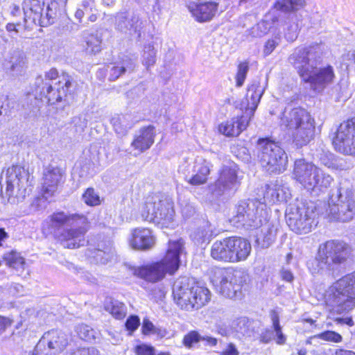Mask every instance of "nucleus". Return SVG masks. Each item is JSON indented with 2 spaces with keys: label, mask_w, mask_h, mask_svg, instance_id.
Instances as JSON below:
<instances>
[{
  "label": "nucleus",
  "mask_w": 355,
  "mask_h": 355,
  "mask_svg": "<svg viewBox=\"0 0 355 355\" xmlns=\"http://www.w3.org/2000/svg\"><path fill=\"white\" fill-rule=\"evenodd\" d=\"M5 70L12 76L21 75L26 67V58L21 52H14L3 63Z\"/></svg>",
  "instance_id": "obj_30"
},
{
  "label": "nucleus",
  "mask_w": 355,
  "mask_h": 355,
  "mask_svg": "<svg viewBox=\"0 0 355 355\" xmlns=\"http://www.w3.org/2000/svg\"><path fill=\"white\" fill-rule=\"evenodd\" d=\"M183 245L182 239L170 241L166 254L160 261L135 268V275L150 282L162 280L166 274L173 275L179 268Z\"/></svg>",
  "instance_id": "obj_5"
},
{
  "label": "nucleus",
  "mask_w": 355,
  "mask_h": 355,
  "mask_svg": "<svg viewBox=\"0 0 355 355\" xmlns=\"http://www.w3.org/2000/svg\"><path fill=\"white\" fill-rule=\"evenodd\" d=\"M232 263L245 260L250 254V243L241 237H231Z\"/></svg>",
  "instance_id": "obj_27"
},
{
  "label": "nucleus",
  "mask_w": 355,
  "mask_h": 355,
  "mask_svg": "<svg viewBox=\"0 0 355 355\" xmlns=\"http://www.w3.org/2000/svg\"><path fill=\"white\" fill-rule=\"evenodd\" d=\"M259 161L263 168L270 173H282L286 168L288 157L285 151L275 142L259 141Z\"/></svg>",
  "instance_id": "obj_15"
},
{
  "label": "nucleus",
  "mask_w": 355,
  "mask_h": 355,
  "mask_svg": "<svg viewBox=\"0 0 355 355\" xmlns=\"http://www.w3.org/2000/svg\"><path fill=\"white\" fill-rule=\"evenodd\" d=\"M16 24H8L6 26V30L7 31L10 32L11 33V37H14L17 33L19 32L18 28H17Z\"/></svg>",
  "instance_id": "obj_64"
},
{
  "label": "nucleus",
  "mask_w": 355,
  "mask_h": 355,
  "mask_svg": "<svg viewBox=\"0 0 355 355\" xmlns=\"http://www.w3.org/2000/svg\"><path fill=\"white\" fill-rule=\"evenodd\" d=\"M315 338L333 343H340L343 338L340 334L333 331H326L315 336Z\"/></svg>",
  "instance_id": "obj_49"
},
{
  "label": "nucleus",
  "mask_w": 355,
  "mask_h": 355,
  "mask_svg": "<svg viewBox=\"0 0 355 355\" xmlns=\"http://www.w3.org/2000/svg\"><path fill=\"white\" fill-rule=\"evenodd\" d=\"M231 237L215 241L211 248V256L214 259L232 263Z\"/></svg>",
  "instance_id": "obj_29"
},
{
  "label": "nucleus",
  "mask_w": 355,
  "mask_h": 355,
  "mask_svg": "<svg viewBox=\"0 0 355 355\" xmlns=\"http://www.w3.org/2000/svg\"><path fill=\"white\" fill-rule=\"evenodd\" d=\"M129 243L134 249L146 250L154 246L155 238L150 229L138 227L132 231Z\"/></svg>",
  "instance_id": "obj_26"
},
{
  "label": "nucleus",
  "mask_w": 355,
  "mask_h": 355,
  "mask_svg": "<svg viewBox=\"0 0 355 355\" xmlns=\"http://www.w3.org/2000/svg\"><path fill=\"white\" fill-rule=\"evenodd\" d=\"M239 168L235 164L222 167L216 182L209 185V190L215 197L234 193L240 185Z\"/></svg>",
  "instance_id": "obj_16"
},
{
  "label": "nucleus",
  "mask_w": 355,
  "mask_h": 355,
  "mask_svg": "<svg viewBox=\"0 0 355 355\" xmlns=\"http://www.w3.org/2000/svg\"><path fill=\"white\" fill-rule=\"evenodd\" d=\"M318 250L331 266L343 263L349 254V246L345 243L334 240L320 244Z\"/></svg>",
  "instance_id": "obj_20"
},
{
  "label": "nucleus",
  "mask_w": 355,
  "mask_h": 355,
  "mask_svg": "<svg viewBox=\"0 0 355 355\" xmlns=\"http://www.w3.org/2000/svg\"><path fill=\"white\" fill-rule=\"evenodd\" d=\"M33 177L21 166H12L7 171L6 194L8 202L15 204L28 193Z\"/></svg>",
  "instance_id": "obj_14"
},
{
  "label": "nucleus",
  "mask_w": 355,
  "mask_h": 355,
  "mask_svg": "<svg viewBox=\"0 0 355 355\" xmlns=\"http://www.w3.org/2000/svg\"><path fill=\"white\" fill-rule=\"evenodd\" d=\"M239 352L233 343H230L220 355H239Z\"/></svg>",
  "instance_id": "obj_59"
},
{
  "label": "nucleus",
  "mask_w": 355,
  "mask_h": 355,
  "mask_svg": "<svg viewBox=\"0 0 355 355\" xmlns=\"http://www.w3.org/2000/svg\"><path fill=\"white\" fill-rule=\"evenodd\" d=\"M83 200L89 206H96L101 203L100 197L93 188H88L85 191L83 194Z\"/></svg>",
  "instance_id": "obj_44"
},
{
  "label": "nucleus",
  "mask_w": 355,
  "mask_h": 355,
  "mask_svg": "<svg viewBox=\"0 0 355 355\" xmlns=\"http://www.w3.org/2000/svg\"><path fill=\"white\" fill-rule=\"evenodd\" d=\"M51 196H47L41 189L40 193L32 198L28 206L23 211L24 215H29L46 208L49 199Z\"/></svg>",
  "instance_id": "obj_32"
},
{
  "label": "nucleus",
  "mask_w": 355,
  "mask_h": 355,
  "mask_svg": "<svg viewBox=\"0 0 355 355\" xmlns=\"http://www.w3.org/2000/svg\"><path fill=\"white\" fill-rule=\"evenodd\" d=\"M63 76H66L65 74H63L61 76H58V72L55 69H51L48 72L45 74V78L49 80H54L58 78V80H60V78L62 77Z\"/></svg>",
  "instance_id": "obj_60"
},
{
  "label": "nucleus",
  "mask_w": 355,
  "mask_h": 355,
  "mask_svg": "<svg viewBox=\"0 0 355 355\" xmlns=\"http://www.w3.org/2000/svg\"><path fill=\"white\" fill-rule=\"evenodd\" d=\"M263 90L259 83L252 84L248 89L245 100L247 105L245 115L233 118L230 121L222 123L218 126V131L227 137H237L244 130L249 123L250 119L254 115Z\"/></svg>",
  "instance_id": "obj_9"
},
{
  "label": "nucleus",
  "mask_w": 355,
  "mask_h": 355,
  "mask_svg": "<svg viewBox=\"0 0 355 355\" xmlns=\"http://www.w3.org/2000/svg\"><path fill=\"white\" fill-rule=\"evenodd\" d=\"M244 280L243 272L233 268H218L213 270L211 282L222 295L230 299L241 296Z\"/></svg>",
  "instance_id": "obj_13"
},
{
  "label": "nucleus",
  "mask_w": 355,
  "mask_h": 355,
  "mask_svg": "<svg viewBox=\"0 0 355 355\" xmlns=\"http://www.w3.org/2000/svg\"><path fill=\"white\" fill-rule=\"evenodd\" d=\"M135 67V62L132 59L126 58L123 60L120 65L112 67L110 73V79L111 80H115L125 71H132Z\"/></svg>",
  "instance_id": "obj_35"
},
{
  "label": "nucleus",
  "mask_w": 355,
  "mask_h": 355,
  "mask_svg": "<svg viewBox=\"0 0 355 355\" xmlns=\"http://www.w3.org/2000/svg\"><path fill=\"white\" fill-rule=\"evenodd\" d=\"M323 300L330 313L342 314L355 309V271L332 283L324 291Z\"/></svg>",
  "instance_id": "obj_3"
},
{
  "label": "nucleus",
  "mask_w": 355,
  "mask_h": 355,
  "mask_svg": "<svg viewBox=\"0 0 355 355\" xmlns=\"http://www.w3.org/2000/svg\"><path fill=\"white\" fill-rule=\"evenodd\" d=\"M155 132L153 125L141 128L131 143L130 153L137 156L149 149L155 141Z\"/></svg>",
  "instance_id": "obj_23"
},
{
  "label": "nucleus",
  "mask_w": 355,
  "mask_h": 355,
  "mask_svg": "<svg viewBox=\"0 0 355 355\" xmlns=\"http://www.w3.org/2000/svg\"><path fill=\"white\" fill-rule=\"evenodd\" d=\"M200 336L197 331H193L187 334L183 339L184 346L188 348L191 347L194 344L199 342Z\"/></svg>",
  "instance_id": "obj_52"
},
{
  "label": "nucleus",
  "mask_w": 355,
  "mask_h": 355,
  "mask_svg": "<svg viewBox=\"0 0 355 355\" xmlns=\"http://www.w3.org/2000/svg\"><path fill=\"white\" fill-rule=\"evenodd\" d=\"M282 278L288 282H291L293 280V275L290 270L283 268L281 271Z\"/></svg>",
  "instance_id": "obj_61"
},
{
  "label": "nucleus",
  "mask_w": 355,
  "mask_h": 355,
  "mask_svg": "<svg viewBox=\"0 0 355 355\" xmlns=\"http://www.w3.org/2000/svg\"><path fill=\"white\" fill-rule=\"evenodd\" d=\"M9 110V100L7 97H0V116L7 114Z\"/></svg>",
  "instance_id": "obj_57"
},
{
  "label": "nucleus",
  "mask_w": 355,
  "mask_h": 355,
  "mask_svg": "<svg viewBox=\"0 0 355 355\" xmlns=\"http://www.w3.org/2000/svg\"><path fill=\"white\" fill-rule=\"evenodd\" d=\"M105 309L116 319H122L126 315L125 306L117 300H108L105 303Z\"/></svg>",
  "instance_id": "obj_36"
},
{
  "label": "nucleus",
  "mask_w": 355,
  "mask_h": 355,
  "mask_svg": "<svg viewBox=\"0 0 355 355\" xmlns=\"http://www.w3.org/2000/svg\"><path fill=\"white\" fill-rule=\"evenodd\" d=\"M337 324H345L349 327L354 325L353 319L351 317L347 318H337L334 320Z\"/></svg>",
  "instance_id": "obj_62"
},
{
  "label": "nucleus",
  "mask_w": 355,
  "mask_h": 355,
  "mask_svg": "<svg viewBox=\"0 0 355 355\" xmlns=\"http://www.w3.org/2000/svg\"><path fill=\"white\" fill-rule=\"evenodd\" d=\"M101 39L96 35L91 34L86 37V51L91 53H97L101 50Z\"/></svg>",
  "instance_id": "obj_41"
},
{
  "label": "nucleus",
  "mask_w": 355,
  "mask_h": 355,
  "mask_svg": "<svg viewBox=\"0 0 355 355\" xmlns=\"http://www.w3.org/2000/svg\"><path fill=\"white\" fill-rule=\"evenodd\" d=\"M180 211L182 216L187 219L194 216L196 214V209L191 203L182 201L180 202Z\"/></svg>",
  "instance_id": "obj_51"
},
{
  "label": "nucleus",
  "mask_w": 355,
  "mask_h": 355,
  "mask_svg": "<svg viewBox=\"0 0 355 355\" xmlns=\"http://www.w3.org/2000/svg\"><path fill=\"white\" fill-rule=\"evenodd\" d=\"M74 355H99L98 351L94 347L78 349Z\"/></svg>",
  "instance_id": "obj_56"
},
{
  "label": "nucleus",
  "mask_w": 355,
  "mask_h": 355,
  "mask_svg": "<svg viewBox=\"0 0 355 355\" xmlns=\"http://www.w3.org/2000/svg\"><path fill=\"white\" fill-rule=\"evenodd\" d=\"M293 175L304 189L316 192L327 189L333 182L331 175L304 159H297L295 162Z\"/></svg>",
  "instance_id": "obj_8"
},
{
  "label": "nucleus",
  "mask_w": 355,
  "mask_h": 355,
  "mask_svg": "<svg viewBox=\"0 0 355 355\" xmlns=\"http://www.w3.org/2000/svg\"><path fill=\"white\" fill-rule=\"evenodd\" d=\"M63 178L64 172L60 168L51 166L47 167L44 171L41 190L47 196H53L63 182Z\"/></svg>",
  "instance_id": "obj_24"
},
{
  "label": "nucleus",
  "mask_w": 355,
  "mask_h": 355,
  "mask_svg": "<svg viewBox=\"0 0 355 355\" xmlns=\"http://www.w3.org/2000/svg\"><path fill=\"white\" fill-rule=\"evenodd\" d=\"M290 197L289 189L279 182L268 185L264 196V198L271 203L286 202Z\"/></svg>",
  "instance_id": "obj_28"
},
{
  "label": "nucleus",
  "mask_w": 355,
  "mask_h": 355,
  "mask_svg": "<svg viewBox=\"0 0 355 355\" xmlns=\"http://www.w3.org/2000/svg\"><path fill=\"white\" fill-rule=\"evenodd\" d=\"M273 338H275L274 331L270 330H266L264 332L261 334L260 340L263 343H268Z\"/></svg>",
  "instance_id": "obj_58"
},
{
  "label": "nucleus",
  "mask_w": 355,
  "mask_h": 355,
  "mask_svg": "<svg viewBox=\"0 0 355 355\" xmlns=\"http://www.w3.org/2000/svg\"><path fill=\"white\" fill-rule=\"evenodd\" d=\"M333 144L338 152L355 155V119L344 121L340 125Z\"/></svg>",
  "instance_id": "obj_19"
},
{
  "label": "nucleus",
  "mask_w": 355,
  "mask_h": 355,
  "mask_svg": "<svg viewBox=\"0 0 355 355\" xmlns=\"http://www.w3.org/2000/svg\"><path fill=\"white\" fill-rule=\"evenodd\" d=\"M138 212L143 220L153 223L162 229H173L177 225L172 199L160 194L144 197L138 206Z\"/></svg>",
  "instance_id": "obj_4"
},
{
  "label": "nucleus",
  "mask_w": 355,
  "mask_h": 355,
  "mask_svg": "<svg viewBox=\"0 0 355 355\" xmlns=\"http://www.w3.org/2000/svg\"><path fill=\"white\" fill-rule=\"evenodd\" d=\"M327 214L332 220L342 222L352 219L355 214V200L349 192L339 193L329 202Z\"/></svg>",
  "instance_id": "obj_17"
},
{
  "label": "nucleus",
  "mask_w": 355,
  "mask_h": 355,
  "mask_svg": "<svg viewBox=\"0 0 355 355\" xmlns=\"http://www.w3.org/2000/svg\"><path fill=\"white\" fill-rule=\"evenodd\" d=\"M11 324V321L5 317L0 316V334Z\"/></svg>",
  "instance_id": "obj_63"
},
{
  "label": "nucleus",
  "mask_w": 355,
  "mask_h": 355,
  "mask_svg": "<svg viewBox=\"0 0 355 355\" xmlns=\"http://www.w3.org/2000/svg\"><path fill=\"white\" fill-rule=\"evenodd\" d=\"M268 213L266 205L260 202H240L235 207L230 221L235 226H246L258 228L266 223Z\"/></svg>",
  "instance_id": "obj_12"
},
{
  "label": "nucleus",
  "mask_w": 355,
  "mask_h": 355,
  "mask_svg": "<svg viewBox=\"0 0 355 355\" xmlns=\"http://www.w3.org/2000/svg\"><path fill=\"white\" fill-rule=\"evenodd\" d=\"M272 321L274 332L275 333L276 343L278 345H284L286 341V337L282 331L279 317L277 314L272 315Z\"/></svg>",
  "instance_id": "obj_46"
},
{
  "label": "nucleus",
  "mask_w": 355,
  "mask_h": 355,
  "mask_svg": "<svg viewBox=\"0 0 355 355\" xmlns=\"http://www.w3.org/2000/svg\"><path fill=\"white\" fill-rule=\"evenodd\" d=\"M213 236V231L211 224L205 221L191 234L192 240L197 244H202L209 242Z\"/></svg>",
  "instance_id": "obj_33"
},
{
  "label": "nucleus",
  "mask_w": 355,
  "mask_h": 355,
  "mask_svg": "<svg viewBox=\"0 0 355 355\" xmlns=\"http://www.w3.org/2000/svg\"><path fill=\"white\" fill-rule=\"evenodd\" d=\"M305 5V0H278L275 8L283 12L298 10Z\"/></svg>",
  "instance_id": "obj_39"
},
{
  "label": "nucleus",
  "mask_w": 355,
  "mask_h": 355,
  "mask_svg": "<svg viewBox=\"0 0 355 355\" xmlns=\"http://www.w3.org/2000/svg\"><path fill=\"white\" fill-rule=\"evenodd\" d=\"M317 53L315 47L297 49L290 56L289 60L302 80L309 83L313 91L321 92L334 82L335 73L330 65L320 68L315 66Z\"/></svg>",
  "instance_id": "obj_1"
},
{
  "label": "nucleus",
  "mask_w": 355,
  "mask_h": 355,
  "mask_svg": "<svg viewBox=\"0 0 355 355\" xmlns=\"http://www.w3.org/2000/svg\"><path fill=\"white\" fill-rule=\"evenodd\" d=\"M281 41L280 32L278 31L275 34L274 37L266 41L264 44L263 53L265 56H268L272 53L275 48L279 44Z\"/></svg>",
  "instance_id": "obj_47"
},
{
  "label": "nucleus",
  "mask_w": 355,
  "mask_h": 355,
  "mask_svg": "<svg viewBox=\"0 0 355 355\" xmlns=\"http://www.w3.org/2000/svg\"><path fill=\"white\" fill-rule=\"evenodd\" d=\"M156 62V51L153 44H148L144 46L142 55V63L146 68L153 66Z\"/></svg>",
  "instance_id": "obj_40"
},
{
  "label": "nucleus",
  "mask_w": 355,
  "mask_h": 355,
  "mask_svg": "<svg viewBox=\"0 0 355 355\" xmlns=\"http://www.w3.org/2000/svg\"><path fill=\"white\" fill-rule=\"evenodd\" d=\"M281 126L292 130L293 141L297 146L308 144L314 137V119L301 107H286L279 118Z\"/></svg>",
  "instance_id": "obj_6"
},
{
  "label": "nucleus",
  "mask_w": 355,
  "mask_h": 355,
  "mask_svg": "<svg viewBox=\"0 0 355 355\" xmlns=\"http://www.w3.org/2000/svg\"><path fill=\"white\" fill-rule=\"evenodd\" d=\"M140 324L139 318L137 316H131L130 317L126 322H125V327L128 330L130 331H134L135 329H137Z\"/></svg>",
  "instance_id": "obj_54"
},
{
  "label": "nucleus",
  "mask_w": 355,
  "mask_h": 355,
  "mask_svg": "<svg viewBox=\"0 0 355 355\" xmlns=\"http://www.w3.org/2000/svg\"><path fill=\"white\" fill-rule=\"evenodd\" d=\"M156 327L148 319H144L142 324V332L144 334H153Z\"/></svg>",
  "instance_id": "obj_55"
},
{
  "label": "nucleus",
  "mask_w": 355,
  "mask_h": 355,
  "mask_svg": "<svg viewBox=\"0 0 355 355\" xmlns=\"http://www.w3.org/2000/svg\"><path fill=\"white\" fill-rule=\"evenodd\" d=\"M42 93L49 104H55L66 96L69 88L71 86V78L69 76H63L55 83L56 87L46 83Z\"/></svg>",
  "instance_id": "obj_25"
},
{
  "label": "nucleus",
  "mask_w": 355,
  "mask_h": 355,
  "mask_svg": "<svg viewBox=\"0 0 355 355\" xmlns=\"http://www.w3.org/2000/svg\"><path fill=\"white\" fill-rule=\"evenodd\" d=\"M112 124L115 132L120 135H125L132 127V123L125 115H116L112 119Z\"/></svg>",
  "instance_id": "obj_37"
},
{
  "label": "nucleus",
  "mask_w": 355,
  "mask_h": 355,
  "mask_svg": "<svg viewBox=\"0 0 355 355\" xmlns=\"http://www.w3.org/2000/svg\"><path fill=\"white\" fill-rule=\"evenodd\" d=\"M136 355H155V349L150 345L140 343L134 347Z\"/></svg>",
  "instance_id": "obj_50"
},
{
  "label": "nucleus",
  "mask_w": 355,
  "mask_h": 355,
  "mask_svg": "<svg viewBox=\"0 0 355 355\" xmlns=\"http://www.w3.org/2000/svg\"><path fill=\"white\" fill-rule=\"evenodd\" d=\"M77 332L80 338L88 342L94 340L96 338V332L91 327L87 324H81L78 327Z\"/></svg>",
  "instance_id": "obj_42"
},
{
  "label": "nucleus",
  "mask_w": 355,
  "mask_h": 355,
  "mask_svg": "<svg viewBox=\"0 0 355 355\" xmlns=\"http://www.w3.org/2000/svg\"><path fill=\"white\" fill-rule=\"evenodd\" d=\"M270 23L268 19L259 21L252 28V34L254 37H262L270 30Z\"/></svg>",
  "instance_id": "obj_48"
},
{
  "label": "nucleus",
  "mask_w": 355,
  "mask_h": 355,
  "mask_svg": "<svg viewBox=\"0 0 355 355\" xmlns=\"http://www.w3.org/2000/svg\"><path fill=\"white\" fill-rule=\"evenodd\" d=\"M187 8L196 21L202 23L211 21L216 15L218 3L213 1H192Z\"/></svg>",
  "instance_id": "obj_21"
},
{
  "label": "nucleus",
  "mask_w": 355,
  "mask_h": 355,
  "mask_svg": "<svg viewBox=\"0 0 355 355\" xmlns=\"http://www.w3.org/2000/svg\"><path fill=\"white\" fill-rule=\"evenodd\" d=\"M112 255L113 252L111 247L107 248L106 251L98 249L96 252V257L100 258V261L102 263H106L111 259Z\"/></svg>",
  "instance_id": "obj_53"
},
{
  "label": "nucleus",
  "mask_w": 355,
  "mask_h": 355,
  "mask_svg": "<svg viewBox=\"0 0 355 355\" xmlns=\"http://www.w3.org/2000/svg\"><path fill=\"white\" fill-rule=\"evenodd\" d=\"M52 225L64 226L57 233V239L67 248H78L85 243V234L89 229L87 217L82 214H67L63 211L51 216Z\"/></svg>",
  "instance_id": "obj_2"
},
{
  "label": "nucleus",
  "mask_w": 355,
  "mask_h": 355,
  "mask_svg": "<svg viewBox=\"0 0 355 355\" xmlns=\"http://www.w3.org/2000/svg\"><path fill=\"white\" fill-rule=\"evenodd\" d=\"M249 71V64L248 62H241L237 67V71L235 76L236 85L238 87H241L246 78Z\"/></svg>",
  "instance_id": "obj_43"
},
{
  "label": "nucleus",
  "mask_w": 355,
  "mask_h": 355,
  "mask_svg": "<svg viewBox=\"0 0 355 355\" xmlns=\"http://www.w3.org/2000/svg\"><path fill=\"white\" fill-rule=\"evenodd\" d=\"M284 37L288 42H293L296 40L299 32V25L297 23V17H293L284 25Z\"/></svg>",
  "instance_id": "obj_38"
},
{
  "label": "nucleus",
  "mask_w": 355,
  "mask_h": 355,
  "mask_svg": "<svg viewBox=\"0 0 355 355\" xmlns=\"http://www.w3.org/2000/svg\"><path fill=\"white\" fill-rule=\"evenodd\" d=\"M141 25L139 15L134 10L119 12L115 16V27L121 33L130 35L135 33Z\"/></svg>",
  "instance_id": "obj_22"
},
{
  "label": "nucleus",
  "mask_w": 355,
  "mask_h": 355,
  "mask_svg": "<svg viewBox=\"0 0 355 355\" xmlns=\"http://www.w3.org/2000/svg\"><path fill=\"white\" fill-rule=\"evenodd\" d=\"M41 342L46 343L49 349L61 352L68 345V338L64 333L53 330L44 334Z\"/></svg>",
  "instance_id": "obj_31"
},
{
  "label": "nucleus",
  "mask_w": 355,
  "mask_h": 355,
  "mask_svg": "<svg viewBox=\"0 0 355 355\" xmlns=\"http://www.w3.org/2000/svg\"><path fill=\"white\" fill-rule=\"evenodd\" d=\"M23 10L26 28L33 25L47 26L57 17L58 3L53 0H24Z\"/></svg>",
  "instance_id": "obj_10"
},
{
  "label": "nucleus",
  "mask_w": 355,
  "mask_h": 355,
  "mask_svg": "<svg viewBox=\"0 0 355 355\" xmlns=\"http://www.w3.org/2000/svg\"><path fill=\"white\" fill-rule=\"evenodd\" d=\"M317 206L313 202H300L286 209V221L291 230L297 234H307L317 225Z\"/></svg>",
  "instance_id": "obj_11"
},
{
  "label": "nucleus",
  "mask_w": 355,
  "mask_h": 355,
  "mask_svg": "<svg viewBox=\"0 0 355 355\" xmlns=\"http://www.w3.org/2000/svg\"><path fill=\"white\" fill-rule=\"evenodd\" d=\"M173 294L177 304L186 311L198 309L211 300L208 288L196 285L185 277L175 282Z\"/></svg>",
  "instance_id": "obj_7"
},
{
  "label": "nucleus",
  "mask_w": 355,
  "mask_h": 355,
  "mask_svg": "<svg viewBox=\"0 0 355 355\" xmlns=\"http://www.w3.org/2000/svg\"><path fill=\"white\" fill-rule=\"evenodd\" d=\"M6 259L10 267L16 270L24 269L25 260L19 253L12 252L8 255Z\"/></svg>",
  "instance_id": "obj_45"
},
{
  "label": "nucleus",
  "mask_w": 355,
  "mask_h": 355,
  "mask_svg": "<svg viewBox=\"0 0 355 355\" xmlns=\"http://www.w3.org/2000/svg\"><path fill=\"white\" fill-rule=\"evenodd\" d=\"M211 165L202 157L187 158L180 165V170L188 175L191 174L188 182L193 186L204 184L208 180Z\"/></svg>",
  "instance_id": "obj_18"
},
{
  "label": "nucleus",
  "mask_w": 355,
  "mask_h": 355,
  "mask_svg": "<svg viewBox=\"0 0 355 355\" xmlns=\"http://www.w3.org/2000/svg\"><path fill=\"white\" fill-rule=\"evenodd\" d=\"M308 268L312 274L322 272L324 270L329 269L331 265L327 261L326 258L320 255V252L318 250L315 258L310 260L307 263Z\"/></svg>",
  "instance_id": "obj_34"
}]
</instances>
